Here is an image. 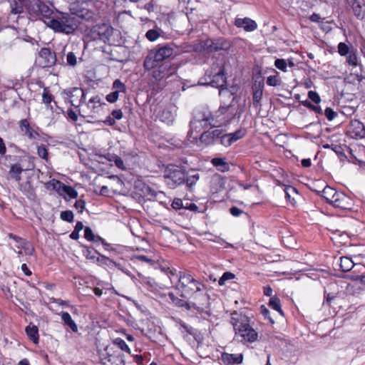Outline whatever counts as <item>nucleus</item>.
Returning a JSON list of instances; mask_svg holds the SVG:
<instances>
[{"label":"nucleus","mask_w":365,"mask_h":365,"mask_svg":"<svg viewBox=\"0 0 365 365\" xmlns=\"http://www.w3.org/2000/svg\"><path fill=\"white\" fill-rule=\"evenodd\" d=\"M337 50L341 56H346L351 52V49H350L346 43L340 42L337 46Z\"/></svg>","instance_id":"ea45409f"},{"label":"nucleus","mask_w":365,"mask_h":365,"mask_svg":"<svg viewBox=\"0 0 365 365\" xmlns=\"http://www.w3.org/2000/svg\"><path fill=\"white\" fill-rule=\"evenodd\" d=\"M66 102H68L75 108H79L84 98L85 93L82 88L73 87L63 90L61 93Z\"/></svg>","instance_id":"1a4fd4ad"},{"label":"nucleus","mask_w":365,"mask_h":365,"mask_svg":"<svg viewBox=\"0 0 365 365\" xmlns=\"http://www.w3.org/2000/svg\"><path fill=\"white\" fill-rule=\"evenodd\" d=\"M19 127L22 135L26 136L29 140H37L41 138V134L38 129L31 126L26 119L20 120Z\"/></svg>","instance_id":"dca6fc26"},{"label":"nucleus","mask_w":365,"mask_h":365,"mask_svg":"<svg viewBox=\"0 0 365 365\" xmlns=\"http://www.w3.org/2000/svg\"><path fill=\"white\" fill-rule=\"evenodd\" d=\"M267 84L269 86H278L282 83V81L278 75L269 76L267 78Z\"/></svg>","instance_id":"58836bf2"},{"label":"nucleus","mask_w":365,"mask_h":365,"mask_svg":"<svg viewBox=\"0 0 365 365\" xmlns=\"http://www.w3.org/2000/svg\"><path fill=\"white\" fill-rule=\"evenodd\" d=\"M223 179L220 175L214 176L210 180L211 191L212 192H217L222 188Z\"/></svg>","instance_id":"c85d7f7f"},{"label":"nucleus","mask_w":365,"mask_h":365,"mask_svg":"<svg viewBox=\"0 0 365 365\" xmlns=\"http://www.w3.org/2000/svg\"><path fill=\"white\" fill-rule=\"evenodd\" d=\"M116 349H119L121 352L125 351L128 353H130V349L126 344L124 340L120 338H117L113 341V345Z\"/></svg>","instance_id":"f704fd0d"},{"label":"nucleus","mask_w":365,"mask_h":365,"mask_svg":"<svg viewBox=\"0 0 365 365\" xmlns=\"http://www.w3.org/2000/svg\"><path fill=\"white\" fill-rule=\"evenodd\" d=\"M111 115L114 120L115 119L120 120L123 118V113H122L121 110H120V109L114 110L112 111Z\"/></svg>","instance_id":"e2e57ef3"},{"label":"nucleus","mask_w":365,"mask_h":365,"mask_svg":"<svg viewBox=\"0 0 365 365\" xmlns=\"http://www.w3.org/2000/svg\"><path fill=\"white\" fill-rule=\"evenodd\" d=\"M47 25L56 32L66 34H72L78 26V19L73 14L60 13L48 21H45Z\"/></svg>","instance_id":"7ed1b4c3"},{"label":"nucleus","mask_w":365,"mask_h":365,"mask_svg":"<svg viewBox=\"0 0 365 365\" xmlns=\"http://www.w3.org/2000/svg\"><path fill=\"white\" fill-rule=\"evenodd\" d=\"M102 259L103 262V264L108 266L110 269H113V267H116L120 270H122L123 272L127 273L121 267V265L119 263H116L115 262L113 261L112 259H109L108 257H102Z\"/></svg>","instance_id":"4c0bfd02"},{"label":"nucleus","mask_w":365,"mask_h":365,"mask_svg":"<svg viewBox=\"0 0 365 365\" xmlns=\"http://www.w3.org/2000/svg\"><path fill=\"white\" fill-rule=\"evenodd\" d=\"M211 163L220 172H226L230 169L228 163L224 158H215L212 159Z\"/></svg>","instance_id":"bb28decb"},{"label":"nucleus","mask_w":365,"mask_h":365,"mask_svg":"<svg viewBox=\"0 0 365 365\" xmlns=\"http://www.w3.org/2000/svg\"><path fill=\"white\" fill-rule=\"evenodd\" d=\"M173 53V49L168 45L158 46L150 51L144 61V67L146 70L154 68L158 63L168 58Z\"/></svg>","instance_id":"423d86ee"},{"label":"nucleus","mask_w":365,"mask_h":365,"mask_svg":"<svg viewBox=\"0 0 365 365\" xmlns=\"http://www.w3.org/2000/svg\"><path fill=\"white\" fill-rule=\"evenodd\" d=\"M141 190L144 197H146L148 200H154L159 194L162 193L155 191L153 188L147 185H143Z\"/></svg>","instance_id":"c756f323"},{"label":"nucleus","mask_w":365,"mask_h":365,"mask_svg":"<svg viewBox=\"0 0 365 365\" xmlns=\"http://www.w3.org/2000/svg\"><path fill=\"white\" fill-rule=\"evenodd\" d=\"M232 108V104L220 106L218 110L216 112V116L220 117V115H225L230 108Z\"/></svg>","instance_id":"603ef678"},{"label":"nucleus","mask_w":365,"mask_h":365,"mask_svg":"<svg viewBox=\"0 0 365 365\" xmlns=\"http://www.w3.org/2000/svg\"><path fill=\"white\" fill-rule=\"evenodd\" d=\"M171 302L176 307L185 308L187 310L190 309V304L184 299H179L175 297L173 292H169L168 294Z\"/></svg>","instance_id":"a878e982"},{"label":"nucleus","mask_w":365,"mask_h":365,"mask_svg":"<svg viewBox=\"0 0 365 365\" xmlns=\"http://www.w3.org/2000/svg\"><path fill=\"white\" fill-rule=\"evenodd\" d=\"M210 82H207V86L219 88V95L220 96L231 97L233 93H231L226 86V76L222 63H213L211 71L208 75Z\"/></svg>","instance_id":"20e7f679"},{"label":"nucleus","mask_w":365,"mask_h":365,"mask_svg":"<svg viewBox=\"0 0 365 365\" xmlns=\"http://www.w3.org/2000/svg\"><path fill=\"white\" fill-rule=\"evenodd\" d=\"M29 11L31 14L35 16H42L46 18L48 21L51 19V15L53 11L51 7L40 0H34L29 6Z\"/></svg>","instance_id":"9d476101"},{"label":"nucleus","mask_w":365,"mask_h":365,"mask_svg":"<svg viewBox=\"0 0 365 365\" xmlns=\"http://www.w3.org/2000/svg\"><path fill=\"white\" fill-rule=\"evenodd\" d=\"M37 154L41 158L48 160V150L45 145H42L37 147Z\"/></svg>","instance_id":"a18cd8bd"},{"label":"nucleus","mask_w":365,"mask_h":365,"mask_svg":"<svg viewBox=\"0 0 365 365\" xmlns=\"http://www.w3.org/2000/svg\"><path fill=\"white\" fill-rule=\"evenodd\" d=\"M274 66L283 72L287 71V61L284 58H277L274 61Z\"/></svg>","instance_id":"79ce46f5"},{"label":"nucleus","mask_w":365,"mask_h":365,"mask_svg":"<svg viewBox=\"0 0 365 365\" xmlns=\"http://www.w3.org/2000/svg\"><path fill=\"white\" fill-rule=\"evenodd\" d=\"M113 88L115 89V91H119V92H125V85L119 79H116L113 82Z\"/></svg>","instance_id":"5fc2aeb1"},{"label":"nucleus","mask_w":365,"mask_h":365,"mask_svg":"<svg viewBox=\"0 0 365 365\" xmlns=\"http://www.w3.org/2000/svg\"><path fill=\"white\" fill-rule=\"evenodd\" d=\"M321 19V16L319 14H317V13H313L310 16H309V20L312 22H319Z\"/></svg>","instance_id":"774afa93"},{"label":"nucleus","mask_w":365,"mask_h":365,"mask_svg":"<svg viewBox=\"0 0 365 365\" xmlns=\"http://www.w3.org/2000/svg\"><path fill=\"white\" fill-rule=\"evenodd\" d=\"M260 309H261V314H262V316L264 317L265 319H267L269 320V322L273 324L274 323V319L270 317V312H269V310L264 306V305H262L260 307Z\"/></svg>","instance_id":"09e8293b"},{"label":"nucleus","mask_w":365,"mask_h":365,"mask_svg":"<svg viewBox=\"0 0 365 365\" xmlns=\"http://www.w3.org/2000/svg\"><path fill=\"white\" fill-rule=\"evenodd\" d=\"M221 359L225 365L240 364L243 360V354L222 353Z\"/></svg>","instance_id":"aec40b11"},{"label":"nucleus","mask_w":365,"mask_h":365,"mask_svg":"<svg viewBox=\"0 0 365 365\" xmlns=\"http://www.w3.org/2000/svg\"><path fill=\"white\" fill-rule=\"evenodd\" d=\"M208 236H210L212 237V235L211 234H209L207 232V238H206V240L207 241H212V242H215L221 245H225V247H232V245L226 242L222 238H220V237H215V239H212V237H209Z\"/></svg>","instance_id":"de8ad7c7"},{"label":"nucleus","mask_w":365,"mask_h":365,"mask_svg":"<svg viewBox=\"0 0 365 365\" xmlns=\"http://www.w3.org/2000/svg\"><path fill=\"white\" fill-rule=\"evenodd\" d=\"M347 133L354 139L365 138V126L357 119L351 120L347 127Z\"/></svg>","instance_id":"ddd939ff"},{"label":"nucleus","mask_w":365,"mask_h":365,"mask_svg":"<svg viewBox=\"0 0 365 365\" xmlns=\"http://www.w3.org/2000/svg\"><path fill=\"white\" fill-rule=\"evenodd\" d=\"M177 289L180 292L183 298H187L192 296L197 292L201 291V287L204 285L195 280L190 274H182L180 272Z\"/></svg>","instance_id":"39448f33"},{"label":"nucleus","mask_w":365,"mask_h":365,"mask_svg":"<svg viewBox=\"0 0 365 365\" xmlns=\"http://www.w3.org/2000/svg\"><path fill=\"white\" fill-rule=\"evenodd\" d=\"M42 101L46 104H49L53 101V96L49 93L47 88H45L42 94Z\"/></svg>","instance_id":"3c124183"},{"label":"nucleus","mask_w":365,"mask_h":365,"mask_svg":"<svg viewBox=\"0 0 365 365\" xmlns=\"http://www.w3.org/2000/svg\"><path fill=\"white\" fill-rule=\"evenodd\" d=\"M60 217L61 220L68 222L73 221V213L71 210H66L61 212Z\"/></svg>","instance_id":"c03bdc74"},{"label":"nucleus","mask_w":365,"mask_h":365,"mask_svg":"<svg viewBox=\"0 0 365 365\" xmlns=\"http://www.w3.org/2000/svg\"><path fill=\"white\" fill-rule=\"evenodd\" d=\"M235 277V275L230 272H225L223 273L222 277L218 280V284L220 286L225 284V282L227 280L233 279Z\"/></svg>","instance_id":"37998d69"},{"label":"nucleus","mask_w":365,"mask_h":365,"mask_svg":"<svg viewBox=\"0 0 365 365\" xmlns=\"http://www.w3.org/2000/svg\"><path fill=\"white\" fill-rule=\"evenodd\" d=\"M230 212L234 217H239L242 214L243 211L237 207L233 206L230 209Z\"/></svg>","instance_id":"052dcab7"},{"label":"nucleus","mask_w":365,"mask_h":365,"mask_svg":"<svg viewBox=\"0 0 365 365\" xmlns=\"http://www.w3.org/2000/svg\"><path fill=\"white\" fill-rule=\"evenodd\" d=\"M231 47L230 41L219 38L213 40L207 39V53L220 51H228Z\"/></svg>","instance_id":"4468645a"},{"label":"nucleus","mask_w":365,"mask_h":365,"mask_svg":"<svg viewBox=\"0 0 365 365\" xmlns=\"http://www.w3.org/2000/svg\"><path fill=\"white\" fill-rule=\"evenodd\" d=\"M159 33L154 29H150L145 34L146 38L150 41H155L159 37Z\"/></svg>","instance_id":"8fccbe9b"},{"label":"nucleus","mask_w":365,"mask_h":365,"mask_svg":"<svg viewBox=\"0 0 365 365\" xmlns=\"http://www.w3.org/2000/svg\"><path fill=\"white\" fill-rule=\"evenodd\" d=\"M163 120L167 123H170L173 121V116L169 111H163L162 115Z\"/></svg>","instance_id":"bf43d9fd"},{"label":"nucleus","mask_w":365,"mask_h":365,"mask_svg":"<svg viewBox=\"0 0 365 365\" xmlns=\"http://www.w3.org/2000/svg\"><path fill=\"white\" fill-rule=\"evenodd\" d=\"M285 197L292 204H295L294 198H292V195L297 194V190L291 185H286L284 188Z\"/></svg>","instance_id":"72a5a7b5"},{"label":"nucleus","mask_w":365,"mask_h":365,"mask_svg":"<svg viewBox=\"0 0 365 365\" xmlns=\"http://www.w3.org/2000/svg\"><path fill=\"white\" fill-rule=\"evenodd\" d=\"M322 192V196L329 204L331 205L332 203V200H334V198H335V195L339 194V192L327 185L323 189Z\"/></svg>","instance_id":"393cba45"},{"label":"nucleus","mask_w":365,"mask_h":365,"mask_svg":"<svg viewBox=\"0 0 365 365\" xmlns=\"http://www.w3.org/2000/svg\"><path fill=\"white\" fill-rule=\"evenodd\" d=\"M269 307H270L272 309L279 312V314L282 316H284V312L281 308V302L279 297L274 296L271 297L268 303Z\"/></svg>","instance_id":"7c9ffc66"},{"label":"nucleus","mask_w":365,"mask_h":365,"mask_svg":"<svg viewBox=\"0 0 365 365\" xmlns=\"http://www.w3.org/2000/svg\"><path fill=\"white\" fill-rule=\"evenodd\" d=\"M67 63L70 66H74L77 63L76 56L73 52H69L67 55Z\"/></svg>","instance_id":"4d7b16f0"},{"label":"nucleus","mask_w":365,"mask_h":365,"mask_svg":"<svg viewBox=\"0 0 365 365\" xmlns=\"http://www.w3.org/2000/svg\"><path fill=\"white\" fill-rule=\"evenodd\" d=\"M26 332L28 336L35 343L38 341V329L36 326H28L26 328Z\"/></svg>","instance_id":"473e14b6"},{"label":"nucleus","mask_w":365,"mask_h":365,"mask_svg":"<svg viewBox=\"0 0 365 365\" xmlns=\"http://www.w3.org/2000/svg\"><path fill=\"white\" fill-rule=\"evenodd\" d=\"M335 298L334 295H331L330 293L325 294V299L324 301V304H327L330 306L332 300Z\"/></svg>","instance_id":"69168bd1"},{"label":"nucleus","mask_w":365,"mask_h":365,"mask_svg":"<svg viewBox=\"0 0 365 365\" xmlns=\"http://www.w3.org/2000/svg\"><path fill=\"white\" fill-rule=\"evenodd\" d=\"M172 206L174 209H180L182 207V200L180 198H175L172 203Z\"/></svg>","instance_id":"0e129e2a"},{"label":"nucleus","mask_w":365,"mask_h":365,"mask_svg":"<svg viewBox=\"0 0 365 365\" xmlns=\"http://www.w3.org/2000/svg\"><path fill=\"white\" fill-rule=\"evenodd\" d=\"M205 118L202 120L194 119L190 122V130L188 133L189 140L191 143H203L202 138L205 134V130L201 131L203 129V121Z\"/></svg>","instance_id":"9b49d317"},{"label":"nucleus","mask_w":365,"mask_h":365,"mask_svg":"<svg viewBox=\"0 0 365 365\" xmlns=\"http://www.w3.org/2000/svg\"><path fill=\"white\" fill-rule=\"evenodd\" d=\"M113 161L115 165L121 170H125V167L124 165L123 160L118 156L114 155L113 156Z\"/></svg>","instance_id":"13d9d810"},{"label":"nucleus","mask_w":365,"mask_h":365,"mask_svg":"<svg viewBox=\"0 0 365 365\" xmlns=\"http://www.w3.org/2000/svg\"><path fill=\"white\" fill-rule=\"evenodd\" d=\"M55 188H58L63 191L67 195H68L71 198L75 199L78 196L77 191L71 186L66 185L61 183L59 181H56L54 185Z\"/></svg>","instance_id":"5701e85b"},{"label":"nucleus","mask_w":365,"mask_h":365,"mask_svg":"<svg viewBox=\"0 0 365 365\" xmlns=\"http://www.w3.org/2000/svg\"><path fill=\"white\" fill-rule=\"evenodd\" d=\"M84 237L85 238L91 242L103 241V239L100 237H96L92 230L89 227H86L84 229Z\"/></svg>","instance_id":"e433bc0d"},{"label":"nucleus","mask_w":365,"mask_h":365,"mask_svg":"<svg viewBox=\"0 0 365 365\" xmlns=\"http://www.w3.org/2000/svg\"><path fill=\"white\" fill-rule=\"evenodd\" d=\"M61 319L64 322L65 324L68 326L73 331L77 332V325L75 323V322L72 319L69 313L63 312L61 314Z\"/></svg>","instance_id":"2f4dec72"},{"label":"nucleus","mask_w":365,"mask_h":365,"mask_svg":"<svg viewBox=\"0 0 365 365\" xmlns=\"http://www.w3.org/2000/svg\"><path fill=\"white\" fill-rule=\"evenodd\" d=\"M354 262L348 257H341L339 267L341 271L346 272L350 271L354 267Z\"/></svg>","instance_id":"cd10ccee"},{"label":"nucleus","mask_w":365,"mask_h":365,"mask_svg":"<svg viewBox=\"0 0 365 365\" xmlns=\"http://www.w3.org/2000/svg\"><path fill=\"white\" fill-rule=\"evenodd\" d=\"M235 24L238 28H243L245 31L250 32L255 31L257 28V23L247 17L244 19H237Z\"/></svg>","instance_id":"6ab92c4d"},{"label":"nucleus","mask_w":365,"mask_h":365,"mask_svg":"<svg viewBox=\"0 0 365 365\" xmlns=\"http://www.w3.org/2000/svg\"><path fill=\"white\" fill-rule=\"evenodd\" d=\"M55 53L51 52L48 48H43L39 52L38 63L41 67H51L56 63Z\"/></svg>","instance_id":"2eb2a0df"},{"label":"nucleus","mask_w":365,"mask_h":365,"mask_svg":"<svg viewBox=\"0 0 365 365\" xmlns=\"http://www.w3.org/2000/svg\"><path fill=\"white\" fill-rule=\"evenodd\" d=\"M331 205L341 210H349L351 208V200L344 192H339V194L335 195V198H334Z\"/></svg>","instance_id":"f3484780"},{"label":"nucleus","mask_w":365,"mask_h":365,"mask_svg":"<svg viewBox=\"0 0 365 365\" xmlns=\"http://www.w3.org/2000/svg\"><path fill=\"white\" fill-rule=\"evenodd\" d=\"M307 96L309 99L316 104H318L321 102V98L319 95L314 91H309Z\"/></svg>","instance_id":"49530a36"},{"label":"nucleus","mask_w":365,"mask_h":365,"mask_svg":"<svg viewBox=\"0 0 365 365\" xmlns=\"http://www.w3.org/2000/svg\"><path fill=\"white\" fill-rule=\"evenodd\" d=\"M324 115L328 120H332L336 116H337V113L331 108H327L324 110Z\"/></svg>","instance_id":"864d4df0"},{"label":"nucleus","mask_w":365,"mask_h":365,"mask_svg":"<svg viewBox=\"0 0 365 365\" xmlns=\"http://www.w3.org/2000/svg\"><path fill=\"white\" fill-rule=\"evenodd\" d=\"M118 95H119V91H115L106 96V100L109 103H115L118 98Z\"/></svg>","instance_id":"6e6d98bb"},{"label":"nucleus","mask_w":365,"mask_h":365,"mask_svg":"<svg viewBox=\"0 0 365 365\" xmlns=\"http://www.w3.org/2000/svg\"><path fill=\"white\" fill-rule=\"evenodd\" d=\"M353 11L355 15V16L359 19H365V10H362V6L361 4L358 2H354L353 4Z\"/></svg>","instance_id":"c9c22d12"},{"label":"nucleus","mask_w":365,"mask_h":365,"mask_svg":"<svg viewBox=\"0 0 365 365\" xmlns=\"http://www.w3.org/2000/svg\"><path fill=\"white\" fill-rule=\"evenodd\" d=\"M346 61L351 67L361 66V64L359 63V57L356 48H351V52L346 56Z\"/></svg>","instance_id":"b1692460"},{"label":"nucleus","mask_w":365,"mask_h":365,"mask_svg":"<svg viewBox=\"0 0 365 365\" xmlns=\"http://www.w3.org/2000/svg\"><path fill=\"white\" fill-rule=\"evenodd\" d=\"M94 33H96L99 39L103 42H106L113 34V28L106 24L98 25L94 28Z\"/></svg>","instance_id":"a211bd4d"},{"label":"nucleus","mask_w":365,"mask_h":365,"mask_svg":"<svg viewBox=\"0 0 365 365\" xmlns=\"http://www.w3.org/2000/svg\"><path fill=\"white\" fill-rule=\"evenodd\" d=\"M263 88H264L263 81H259L257 84L255 83L254 85L252 100H253V106L256 108L258 107L260 104V101L262 99V93H263Z\"/></svg>","instance_id":"412c9836"},{"label":"nucleus","mask_w":365,"mask_h":365,"mask_svg":"<svg viewBox=\"0 0 365 365\" xmlns=\"http://www.w3.org/2000/svg\"><path fill=\"white\" fill-rule=\"evenodd\" d=\"M99 356L103 365H125L123 354L114 346H107Z\"/></svg>","instance_id":"0eeeda50"},{"label":"nucleus","mask_w":365,"mask_h":365,"mask_svg":"<svg viewBox=\"0 0 365 365\" xmlns=\"http://www.w3.org/2000/svg\"><path fill=\"white\" fill-rule=\"evenodd\" d=\"M106 106V103L102 101L99 96H93L86 104L88 116L95 118L97 115H100Z\"/></svg>","instance_id":"f8f14e48"},{"label":"nucleus","mask_w":365,"mask_h":365,"mask_svg":"<svg viewBox=\"0 0 365 365\" xmlns=\"http://www.w3.org/2000/svg\"><path fill=\"white\" fill-rule=\"evenodd\" d=\"M23 3H20L17 0H14L11 2V11L12 14H18L23 11Z\"/></svg>","instance_id":"a19ab883"},{"label":"nucleus","mask_w":365,"mask_h":365,"mask_svg":"<svg viewBox=\"0 0 365 365\" xmlns=\"http://www.w3.org/2000/svg\"><path fill=\"white\" fill-rule=\"evenodd\" d=\"M250 318L240 313L232 314L230 322L235 334L247 342L252 343L257 339L258 334L250 324Z\"/></svg>","instance_id":"f03ea898"},{"label":"nucleus","mask_w":365,"mask_h":365,"mask_svg":"<svg viewBox=\"0 0 365 365\" xmlns=\"http://www.w3.org/2000/svg\"><path fill=\"white\" fill-rule=\"evenodd\" d=\"M27 169H24L20 163H16L11 165L10 170L9 172V175L11 178L14 179L16 181L19 182L21 180V174L24 170H26Z\"/></svg>","instance_id":"4be33fe9"},{"label":"nucleus","mask_w":365,"mask_h":365,"mask_svg":"<svg viewBox=\"0 0 365 365\" xmlns=\"http://www.w3.org/2000/svg\"><path fill=\"white\" fill-rule=\"evenodd\" d=\"M85 202L82 200H77L75 202L74 207L78 210L80 212H83L84 208H85Z\"/></svg>","instance_id":"680f3d73"},{"label":"nucleus","mask_w":365,"mask_h":365,"mask_svg":"<svg viewBox=\"0 0 365 365\" xmlns=\"http://www.w3.org/2000/svg\"><path fill=\"white\" fill-rule=\"evenodd\" d=\"M331 149L335 152L336 154H341L343 152V148L339 145H331Z\"/></svg>","instance_id":"338daca9"},{"label":"nucleus","mask_w":365,"mask_h":365,"mask_svg":"<svg viewBox=\"0 0 365 365\" xmlns=\"http://www.w3.org/2000/svg\"><path fill=\"white\" fill-rule=\"evenodd\" d=\"M246 134L244 129H238L233 133H225L222 129L211 128L207 130V145H222L229 147L236 141L242 138Z\"/></svg>","instance_id":"f257e3e1"},{"label":"nucleus","mask_w":365,"mask_h":365,"mask_svg":"<svg viewBox=\"0 0 365 365\" xmlns=\"http://www.w3.org/2000/svg\"><path fill=\"white\" fill-rule=\"evenodd\" d=\"M186 178V174L180 168L170 165L166 168L164 172V178L166 184L171 188L182 184Z\"/></svg>","instance_id":"6e6552de"}]
</instances>
